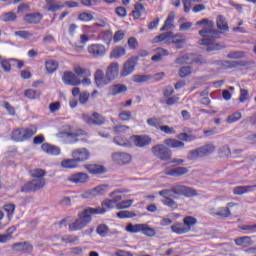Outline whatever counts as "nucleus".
<instances>
[{"label":"nucleus","mask_w":256,"mask_h":256,"mask_svg":"<svg viewBox=\"0 0 256 256\" xmlns=\"http://www.w3.org/2000/svg\"><path fill=\"white\" fill-rule=\"evenodd\" d=\"M71 157L78 163H85V161H89V158L91 157V152L85 147L76 148L72 150Z\"/></svg>","instance_id":"10"},{"label":"nucleus","mask_w":256,"mask_h":256,"mask_svg":"<svg viewBox=\"0 0 256 256\" xmlns=\"http://www.w3.org/2000/svg\"><path fill=\"white\" fill-rule=\"evenodd\" d=\"M62 81L65 85H71L72 87H77L81 85V79L77 77V74L72 71H66L63 73Z\"/></svg>","instance_id":"13"},{"label":"nucleus","mask_w":256,"mask_h":256,"mask_svg":"<svg viewBox=\"0 0 256 256\" xmlns=\"http://www.w3.org/2000/svg\"><path fill=\"white\" fill-rule=\"evenodd\" d=\"M191 73H193V70H191V67L184 66L179 70V77H182V78L189 77Z\"/></svg>","instance_id":"57"},{"label":"nucleus","mask_w":256,"mask_h":256,"mask_svg":"<svg viewBox=\"0 0 256 256\" xmlns=\"http://www.w3.org/2000/svg\"><path fill=\"white\" fill-rule=\"evenodd\" d=\"M12 251L20 253H33V246L29 242H17L12 245Z\"/></svg>","instance_id":"18"},{"label":"nucleus","mask_w":256,"mask_h":256,"mask_svg":"<svg viewBox=\"0 0 256 256\" xmlns=\"http://www.w3.org/2000/svg\"><path fill=\"white\" fill-rule=\"evenodd\" d=\"M61 167L63 169H77L79 164L75 158H67L61 161Z\"/></svg>","instance_id":"29"},{"label":"nucleus","mask_w":256,"mask_h":256,"mask_svg":"<svg viewBox=\"0 0 256 256\" xmlns=\"http://www.w3.org/2000/svg\"><path fill=\"white\" fill-rule=\"evenodd\" d=\"M194 54H185L176 60L177 65H187L195 62Z\"/></svg>","instance_id":"31"},{"label":"nucleus","mask_w":256,"mask_h":256,"mask_svg":"<svg viewBox=\"0 0 256 256\" xmlns=\"http://www.w3.org/2000/svg\"><path fill=\"white\" fill-rule=\"evenodd\" d=\"M217 27L220 29V31H229V26L227 25V20H225V17L218 16L217 20Z\"/></svg>","instance_id":"45"},{"label":"nucleus","mask_w":256,"mask_h":256,"mask_svg":"<svg viewBox=\"0 0 256 256\" xmlns=\"http://www.w3.org/2000/svg\"><path fill=\"white\" fill-rule=\"evenodd\" d=\"M135 67H137V58H129L123 64V68L120 71V77H129V75H132V73L135 71Z\"/></svg>","instance_id":"11"},{"label":"nucleus","mask_w":256,"mask_h":256,"mask_svg":"<svg viewBox=\"0 0 256 256\" xmlns=\"http://www.w3.org/2000/svg\"><path fill=\"white\" fill-rule=\"evenodd\" d=\"M63 243H70L71 245H79V237L75 235H66L61 239Z\"/></svg>","instance_id":"49"},{"label":"nucleus","mask_w":256,"mask_h":256,"mask_svg":"<svg viewBox=\"0 0 256 256\" xmlns=\"http://www.w3.org/2000/svg\"><path fill=\"white\" fill-rule=\"evenodd\" d=\"M171 230L176 235H183L189 233V227H186L185 224H174L171 226Z\"/></svg>","instance_id":"35"},{"label":"nucleus","mask_w":256,"mask_h":256,"mask_svg":"<svg viewBox=\"0 0 256 256\" xmlns=\"http://www.w3.org/2000/svg\"><path fill=\"white\" fill-rule=\"evenodd\" d=\"M173 193L174 195H183L184 197H197V190L185 185L174 186L171 190L165 189L159 191L158 195L164 197L162 200L163 205L173 210L177 209L178 207L177 202L171 199V197H173Z\"/></svg>","instance_id":"2"},{"label":"nucleus","mask_w":256,"mask_h":256,"mask_svg":"<svg viewBox=\"0 0 256 256\" xmlns=\"http://www.w3.org/2000/svg\"><path fill=\"white\" fill-rule=\"evenodd\" d=\"M24 95L28 99H37V97H39V92L33 89H28L24 92Z\"/></svg>","instance_id":"61"},{"label":"nucleus","mask_w":256,"mask_h":256,"mask_svg":"<svg viewBox=\"0 0 256 256\" xmlns=\"http://www.w3.org/2000/svg\"><path fill=\"white\" fill-rule=\"evenodd\" d=\"M73 71L77 77H91V70L81 65H75Z\"/></svg>","instance_id":"27"},{"label":"nucleus","mask_w":256,"mask_h":256,"mask_svg":"<svg viewBox=\"0 0 256 256\" xmlns=\"http://www.w3.org/2000/svg\"><path fill=\"white\" fill-rule=\"evenodd\" d=\"M173 36V32H166L162 33L155 38H153L152 43H166V44H171V39Z\"/></svg>","instance_id":"24"},{"label":"nucleus","mask_w":256,"mask_h":256,"mask_svg":"<svg viewBox=\"0 0 256 256\" xmlns=\"http://www.w3.org/2000/svg\"><path fill=\"white\" fill-rule=\"evenodd\" d=\"M41 19H43V14L41 13L26 14L24 16L25 23L37 24L41 23Z\"/></svg>","instance_id":"26"},{"label":"nucleus","mask_w":256,"mask_h":256,"mask_svg":"<svg viewBox=\"0 0 256 256\" xmlns=\"http://www.w3.org/2000/svg\"><path fill=\"white\" fill-rule=\"evenodd\" d=\"M37 133V127L29 126L27 128H18L11 133L12 141H16L17 143H22L23 141H27V139H31L33 135Z\"/></svg>","instance_id":"6"},{"label":"nucleus","mask_w":256,"mask_h":256,"mask_svg":"<svg viewBox=\"0 0 256 256\" xmlns=\"http://www.w3.org/2000/svg\"><path fill=\"white\" fill-rule=\"evenodd\" d=\"M4 211H6L8 219H13V215H15V205L6 204L4 206Z\"/></svg>","instance_id":"55"},{"label":"nucleus","mask_w":256,"mask_h":256,"mask_svg":"<svg viewBox=\"0 0 256 256\" xmlns=\"http://www.w3.org/2000/svg\"><path fill=\"white\" fill-rule=\"evenodd\" d=\"M247 57V53L244 51H232L227 55L228 59H245Z\"/></svg>","instance_id":"48"},{"label":"nucleus","mask_w":256,"mask_h":256,"mask_svg":"<svg viewBox=\"0 0 256 256\" xmlns=\"http://www.w3.org/2000/svg\"><path fill=\"white\" fill-rule=\"evenodd\" d=\"M144 224H128L126 226V231L128 233H142Z\"/></svg>","instance_id":"44"},{"label":"nucleus","mask_w":256,"mask_h":256,"mask_svg":"<svg viewBox=\"0 0 256 256\" xmlns=\"http://www.w3.org/2000/svg\"><path fill=\"white\" fill-rule=\"evenodd\" d=\"M164 144L168 149H183L185 147V143L175 138L165 139Z\"/></svg>","instance_id":"22"},{"label":"nucleus","mask_w":256,"mask_h":256,"mask_svg":"<svg viewBox=\"0 0 256 256\" xmlns=\"http://www.w3.org/2000/svg\"><path fill=\"white\" fill-rule=\"evenodd\" d=\"M116 207L117 209V204L113 199H107L102 202V206L98 208H93V209H102L104 212L100 213H94V215H105L106 212L111 211V209H114Z\"/></svg>","instance_id":"21"},{"label":"nucleus","mask_w":256,"mask_h":256,"mask_svg":"<svg viewBox=\"0 0 256 256\" xmlns=\"http://www.w3.org/2000/svg\"><path fill=\"white\" fill-rule=\"evenodd\" d=\"M173 21H175V12H170L160 31H167V29H171L173 27Z\"/></svg>","instance_id":"37"},{"label":"nucleus","mask_w":256,"mask_h":256,"mask_svg":"<svg viewBox=\"0 0 256 256\" xmlns=\"http://www.w3.org/2000/svg\"><path fill=\"white\" fill-rule=\"evenodd\" d=\"M215 152V145L213 144H207L203 147H200V153L202 157H207L208 155H211V153Z\"/></svg>","instance_id":"41"},{"label":"nucleus","mask_w":256,"mask_h":256,"mask_svg":"<svg viewBox=\"0 0 256 256\" xmlns=\"http://www.w3.org/2000/svg\"><path fill=\"white\" fill-rule=\"evenodd\" d=\"M133 83H149L151 81V74H135L132 76Z\"/></svg>","instance_id":"36"},{"label":"nucleus","mask_w":256,"mask_h":256,"mask_svg":"<svg viewBox=\"0 0 256 256\" xmlns=\"http://www.w3.org/2000/svg\"><path fill=\"white\" fill-rule=\"evenodd\" d=\"M146 123L150 127H154L155 129H161V127L163 125V120H161V118L153 117V118L148 119L146 121Z\"/></svg>","instance_id":"43"},{"label":"nucleus","mask_w":256,"mask_h":256,"mask_svg":"<svg viewBox=\"0 0 256 256\" xmlns=\"http://www.w3.org/2000/svg\"><path fill=\"white\" fill-rule=\"evenodd\" d=\"M132 115L131 111H122L119 113L118 117L120 121H131Z\"/></svg>","instance_id":"60"},{"label":"nucleus","mask_w":256,"mask_h":256,"mask_svg":"<svg viewBox=\"0 0 256 256\" xmlns=\"http://www.w3.org/2000/svg\"><path fill=\"white\" fill-rule=\"evenodd\" d=\"M58 139H62L66 145H75V143H87L89 135L84 130H76L74 132H59L57 135Z\"/></svg>","instance_id":"5"},{"label":"nucleus","mask_w":256,"mask_h":256,"mask_svg":"<svg viewBox=\"0 0 256 256\" xmlns=\"http://www.w3.org/2000/svg\"><path fill=\"white\" fill-rule=\"evenodd\" d=\"M82 31H83V33H85V35H87L88 37H90V39H92L93 35H95V33H97V28H96L95 24L85 25L82 27Z\"/></svg>","instance_id":"42"},{"label":"nucleus","mask_w":256,"mask_h":256,"mask_svg":"<svg viewBox=\"0 0 256 256\" xmlns=\"http://www.w3.org/2000/svg\"><path fill=\"white\" fill-rule=\"evenodd\" d=\"M121 193H123L121 190H115L110 193V197L116 205H119V203H121V199H123V195H121Z\"/></svg>","instance_id":"50"},{"label":"nucleus","mask_w":256,"mask_h":256,"mask_svg":"<svg viewBox=\"0 0 256 256\" xmlns=\"http://www.w3.org/2000/svg\"><path fill=\"white\" fill-rule=\"evenodd\" d=\"M152 153L157 159H160L161 161H169L171 159V155H173V152H171V149H169L164 144H157L152 147Z\"/></svg>","instance_id":"7"},{"label":"nucleus","mask_w":256,"mask_h":256,"mask_svg":"<svg viewBox=\"0 0 256 256\" xmlns=\"http://www.w3.org/2000/svg\"><path fill=\"white\" fill-rule=\"evenodd\" d=\"M216 215H218V217H231V211L229 207L219 208Z\"/></svg>","instance_id":"58"},{"label":"nucleus","mask_w":256,"mask_h":256,"mask_svg":"<svg viewBox=\"0 0 256 256\" xmlns=\"http://www.w3.org/2000/svg\"><path fill=\"white\" fill-rule=\"evenodd\" d=\"M255 189H256V184L250 185V186H237V187H234L233 193L234 195H245V193H253Z\"/></svg>","instance_id":"25"},{"label":"nucleus","mask_w":256,"mask_h":256,"mask_svg":"<svg viewBox=\"0 0 256 256\" xmlns=\"http://www.w3.org/2000/svg\"><path fill=\"white\" fill-rule=\"evenodd\" d=\"M41 149L44 153H47V155H61V148L49 143L42 144Z\"/></svg>","instance_id":"23"},{"label":"nucleus","mask_w":256,"mask_h":256,"mask_svg":"<svg viewBox=\"0 0 256 256\" xmlns=\"http://www.w3.org/2000/svg\"><path fill=\"white\" fill-rule=\"evenodd\" d=\"M114 143L119 145L120 147H131V141L127 140V138H123L121 136H116L114 138Z\"/></svg>","instance_id":"47"},{"label":"nucleus","mask_w":256,"mask_h":256,"mask_svg":"<svg viewBox=\"0 0 256 256\" xmlns=\"http://www.w3.org/2000/svg\"><path fill=\"white\" fill-rule=\"evenodd\" d=\"M134 9L135 10L132 11L134 19H139V17L145 13V6L141 3L135 4Z\"/></svg>","instance_id":"46"},{"label":"nucleus","mask_w":256,"mask_h":256,"mask_svg":"<svg viewBox=\"0 0 256 256\" xmlns=\"http://www.w3.org/2000/svg\"><path fill=\"white\" fill-rule=\"evenodd\" d=\"M189 173V169L185 167H177L166 173V175H170L171 177H181V175H187Z\"/></svg>","instance_id":"33"},{"label":"nucleus","mask_w":256,"mask_h":256,"mask_svg":"<svg viewBox=\"0 0 256 256\" xmlns=\"http://www.w3.org/2000/svg\"><path fill=\"white\" fill-rule=\"evenodd\" d=\"M109 191V185L102 184L95 188H93L90 191L83 192L80 197L81 199H93V197H99V195H105Z\"/></svg>","instance_id":"9"},{"label":"nucleus","mask_w":256,"mask_h":256,"mask_svg":"<svg viewBox=\"0 0 256 256\" xmlns=\"http://www.w3.org/2000/svg\"><path fill=\"white\" fill-rule=\"evenodd\" d=\"M96 232L98 233V235H100V237H107V234L109 233V226L105 224H100L97 227Z\"/></svg>","instance_id":"54"},{"label":"nucleus","mask_w":256,"mask_h":256,"mask_svg":"<svg viewBox=\"0 0 256 256\" xmlns=\"http://www.w3.org/2000/svg\"><path fill=\"white\" fill-rule=\"evenodd\" d=\"M112 40H113V32L109 30L102 32V41L106 43V45H109V43H111Z\"/></svg>","instance_id":"56"},{"label":"nucleus","mask_w":256,"mask_h":256,"mask_svg":"<svg viewBox=\"0 0 256 256\" xmlns=\"http://www.w3.org/2000/svg\"><path fill=\"white\" fill-rule=\"evenodd\" d=\"M242 231H247L250 235L256 233V224L253 225H242L240 226Z\"/></svg>","instance_id":"63"},{"label":"nucleus","mask_w":256,"mask_h":256,"mask_svg":"<svg viewBox=\"0 0 256 256\" xmlns=\"http://www.w3.org/2000/svg\"><path fill=\"white\" fill-rule=\"evenodd\" d=\"M94 79L97 87H105V85H109L111 80L107 77V74L103 72V70L98 69L94 74Z\"/></svg>","instance_id":"15"},{"label":"nucleus","mask_w":256,"mask_h":256,"mask_svg":"<svg viewBox=\"0 0 256 256\" xmlns=\"http://www.w3.org/2000/svg\"><path fill=\"white\" fill-rule=\"evenodd\" d=\"M196 25H204V28L200 30L198 33L203 39L199 40V45H205L206 51H221L223 49V44L215 43V31L213 30L214 24L213 21H209V19L204 18L198 22Z\"/></svg>","instance_id":"1"},{"label":"nucleus","mask_w":256,"mask_h":256,"mask_svg":"<svg viewBox=\"0 0 256 256\" xmlns=\"http://www.w3.org/2000/svg\"><path fill=\"white\" fill-rule=\"evenodd\" d=\"M11 63H13V61L10 60H7V59H3L1 56H0V65L3 69V71H5L6 73H10L11 72Z\"/></svg>","instance_id":"51"},{"label":"nucleus","mask_w":256,"mask_h":256,"mask_svg":"<svg viewBox=\"0 0 256 256\" xmlns=\"http://www.w3.org/2000/svg\"><path fill=\"white\" fill-rule=\"evenodd\" d=\"M112 160L118 165H127V163H131V155L125 152H115L112 154Z\"/></svg>","instance_id":"17"},{"label":"nucleus","mask_w":256,"mask_h":256,"mask_svg":"<svg viewBox=\"0 0 256 256\" xmlns=\"http://www.w3.org/2000/svg\"><path fill=\"white\" fill-rule=\"evenodd\" d=\"M45 67H46V71L51 74V73H55V71L59 69V64L55 60H47L45 62Z\"/></svg>","instance_id":"39"},{"label":"nucleus","mask_w":256,"mask_h":256,"mask_svg":"<svg viewBox=\"0 0 256 256\" xmlns=\"http://www.w3.org/2000/svg\"><path fill=\"white\" fill-rule=\"evenodd\" d=\"M2 21H15L17 19V14L13 12H8L1 17Z\"/></svg>","instance_id":"64"},{"label":"nucleus","mask_w":256,"mask_h":256,"mask_svg":"<svg viewBox=\"0 0 256 256\" xmlns=\"http://www.w3.org/2000/svg\"><path fill=\"white\" fill-rule=\"evenodd\" d=\"M87 52L94 59H99V57L107 55V47L101 43H94L87 46Z\"/></svg>","instance_id":"8"},{"label":"nucleus","mask_w":256,"mask_h":256,"mask_svg":"<svg viewBox=\"0 0 256 256\" xmlns=\"http://www.w3.org/2000/svg\"><path fill=\"white\" fill-rule=\"evenodd\" d=\"M134 200H124L117 204V209H129L133 205Z\"/></svg>","instance_id":"62"},{"label":"nucleus","mask_w":256,"mask_h":256,"mask_svg":"<svg viewBox=\"0 0 256 256\" xmlns=\"http://www.w3.org/2000/svg\"><path fill=\"white\" fill-rule=\"evenodd\" d=\"M171 43L176 45V49H182L183 45H185V36L180 34L173 35L172 33Z\"/></svg>","instance_id":"34"},{"label":"nucleus","mask_w":256,"mask_h":256,"mask_svg":"<svg viewBox=\"0 0 256 256\" xmlns=\"http://www.w3.org/2000/svg\"><path fill=\"white\" fill-rule=\"evenodd\" d=\"M106 75L109 78L110 82L115 81L119 77V63L112 62L106 70Z\"/></svg>","instance_id":"19"},{"label":"nucleus","mask_w":256,"mask_h":256,"mask_svg":"<svg viewBox=\"0 0 256 256\" xmlns=\"http://www.w3.org/2000/svg\"><path fill=\"white\" fill-rule=\"evenodd\" d=\"M151 137L147 135H132L130 137V143L134 145V147H139L143 149V147H147V145H151Z\"/></svg>","instance_id":"12"},{"label":"nucleus","mask_w":256,"mask_h":256,"mask_svg":"<svg viewBox=\"0 0 256 256\" xmlns=\"http://www.w3.org/2000/svg\"><path fill=\"white\" fill-rule=\"evenodd\" d=\"M68 181L70 183H75L76 185H83L85 183H88L89 175L87 173L78 172V173L72 174L68 178Z\"/></svg>","instance_id":"16"},{"label":"nucleus","mask_w":256,"mask_h":256,"mask_svg":"<svg viewBox=\"0 0 256 256\" xmlns=\"http://www.w3.org/2000/svg\"><path fill=\"white\" fill-rule=\"evenodd\" d=\"M127 51L122 46H116L112 49L110 52V59H120V57H123Z\"/></svg>","instance_id":"30"},{"label":"nucleus","mask_w":256,"mask_h":256,"mask_svg":"<svg viewBox=\"0 0 256 256\" xmlns=\"http://www.w3.org/2000/svg\"><path fill=\"white\" fill-rule=\"evenodd\" d=\"M78 21L82 23H89L95 19V17L90 12H81L77 17Z\"/></svg>","instance_id":"40"},{"label":"nucleus","mask_w":256,"mask_h":256,"mask_svg":"<svg viewBox=\"0 0 256 256\" xmlns=\"http://www.w3.org/2000/svg\"><path fill=\"white\" fill-rule=\"evenodd\" d=\"M31 177H34V180L27 182L21 188L22 193H31L33 191H39L45 187V177L46 172L43 169L36 168L30 171Z\"/></svg>","instance_id":"4"},{"label":"nucleus","mask_w":256,"mask_h":256,"mask_svg":"<svg viewBox=\"0 0 256 256\" xmlns=\"http://www.w3.org/2000/svg\"><path fill=\"white\" fill-rule=\"evenodd\" d=\"M102 209H93L88 207L84 209L82 212L78 213V218L69 224V231H81L85 229L89 223H91V215H95V213H104Z\"/></svg>","instance_id":"3"},{"label":"nucleus","mask_w":256,"mask_h":256,"mask_svg":"<svg viewBox=\"0 0 256 256\" xmlns=\"http://www.w3.org/2000/svg\"><path fill=\"white\" fill-rule=\"evenodd\" d=\"M44 9L45 11L55 13V11L63 9V6L57 4V0H46V5L44 6Z\"/></svg>","instance_id":"28"},{"label":"nucleus","mask_w":256,"mask_h":256,"mask_svg":"<svg viewBox=\"0 0 256 256\" xmlns=\"http://www.w3.org/2000/svg\"><path fill=\"white\" fill-rule=\"evenodd\" d=\"M183 223H184V226L188 227L189 231H191V227L197 224V219H195V217L193 216H187L183 219Z\"/></svg>","instance_id":"53"},{"label":"nucleus","mask_w":256,"mask_h":256,"mask_svg":"<svg viewBox=\"0 0 256 256\" xmlns=\"http://www.w3.org/2000/svg\"><path fill=\"white\" fill-rule=\"evenodd\" d=\"M86 169L92 175H101V173H105V168L103 166L97 165V164L86 165Z\"/></svg>","instance_id":"32"},{"label":"nucleus","mask_w":256,"mask_h":256,"mask_svg":"<svg viewBox=\"0 0 256 256\" xmlns=\"http://www.w3.org/2000/svg\"><path fill=\"white\" fill-rule=\"evenodd\" d=\"M127 91V87L125 84H116L111 86L110 93L111 95H119L120 93H125Z\"/></svg>","instance_id":"38"},{"label":"nucleus","mask_w":256,"mask_h":256,"mask_svg":"<svg viewBox=\"0 0 256 256\" xmlns=\"http://www.w3.org/2000/svg\"><path fill=\"white\" fill-rule=\"evenodd\" d=\"M142 233H143V235H146V237H155V235H156L155 228H151L147 224L143 225Z\"/></svg>","instance_id":"52"},{"label":"nucleus","mask_w":256,"mask_h":256,"mask_svg":"<svg viewBox=\"0 0 256 256\" xmlns=\"http://www.w3.org/2000/svg\"><path fill=\"white\" fill-rule=\"evenodd\" d=\"M235 245L238 247H243L244 249H247V247H251L255 242L253 241V238L251 236H242L239 238H236L234 240Z\"/></svg>","instance_id":"20"},{"label":"nucleus","mask_w":256,"mask_h":256,"mask_svg":"<svg viewBox=\"0 0 256 256\" xmlns=\"http://www.w3.org/2000/svg\"><path fill=\"white\" fill-rule=\"evenodd\" d=\"M242 114L241 112H235L232 115L227 117V123H237V121H239V119H241Z\"/></svg>","instance_id":"59"},{"label":"nucleus","mask_w":256,"mask_h":256,"mask_svg":"<svg viewBox=\"0 0 256 256\" xmlns=\"http://www.w3.org/2000/svg\"><path fill=\"white\" fill-rule=\"evenodd\" d=\"M83 121L88 125H103L105 123V117L95 112L91 116L89 114L82 115Z\"/></svg>","instance_id":"14"}]
</instances>
